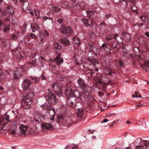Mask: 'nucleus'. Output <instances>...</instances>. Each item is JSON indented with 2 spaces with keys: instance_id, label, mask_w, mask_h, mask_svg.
Masks as SVG:
<instances>
[{
  "instance_id": "f257e3e1",
  "label": "nucleus",
  "mask_w": 149,
  "mask_h": 149,
  "mask_svg": "<svg viewBox=\"0 0 149 149\" xmlns=\"http://www.w3.org/2000/svg\"><path fill=\"white\" fill-rule=\"evenodd\" d=\"M65 95L69 100H76L77 102L82 101L84 99V95H80L79 92L74 91L70 87H68L65 91Z\"/></svg>"
},
{
  "instance_id": "f03ea898",
  "label": "nucleus",
  "mask_w": 149,
  "mask_h": 149,
  "mask_svg": "<svg viewBox=\"0 0 149 149\" xmlns=\"http://www.w3.org/2000/svg\"><path fill=\"white\" fill-rule=\"evenodd\" d=\"M48 90L49 91V90ZM47 97L48 98L47 99V100H49V103L48 104L46 103L42 104V107L44 109L48 111L49 110L51 109V105L50 103L53 102L55 104H56V103L57 100L56 98L55 95L50 91H48L47 93Z\"/></svg>"
},
{
  "instance_id": "7ed1b4c3",
  "label": "nucleus",
  "mask_w": 149,
  "mask_h": 149,
  "mask_svg": "<svg viewBox=\"0 0 149 149\" xmlns=\"http://www.w3.org/2000/svg\"><path fill=\"white\" fill-rule=\"evenodd\" d=\"M14 8L10 6H8L6 8L4 11H2L1 10H0V13L1 12H2V17L8 21L9 20V19L8 18H6V17H10L14 13Z\"/></svg>"
},
{
  "instance_id": "20e7f679",
  "label": "nucleus",
  "mask_w": 149,
  "mask_h": 149,
  "mask_svg": "<svg viewBox=\"0 0 149 149\" xmlns=\"http://www.w3.org/2000/svg\"><path fill=\"white\" fill-rule=\"evenodd\" d=\"M52 87L53 91L56 93L59 97L62 96V87L57 82H54L52 84Z\"/></svg>"
},
{
  "instance_id": "39448f33",
  "label": "nucleus",
  "mask_w": 149,
  "mask_h": 149,
  "mask_svg": "<svg viewBox=\"0 0 149 149\" xmlns=\"http://www.w3.org/2000/svg\"><path fill=\"white\" fill-rule=\"evenodd\" d=\"M34 96V94L31 93L26 94V96L24 95L22 99L23 104L26 105L31 104L32 98Z\"/></svg>"
},
{
  "instance_id": "423d86ee",
  "label": "nucleus",
  "mask_w": 149,
  "mask_h": 149,
  "mask_svg": "<svg viewBox=\"0 0 149 149\" xmlns=\"http://www.w3.org/2000/svg\"><path fill=\"white\" fill-rule=\"evenodd\" d=\"M31 85L30 80L27 79H24L22 82V86L24 91H26L30 88Z\"/></svg>"
},
{
  "instance_id": "0eeeda50",
  "label": "nucleus",
  "mask_w": 149,
  "mask_h": 149,
  "mask_svg": "<svg viewBox=\"0 0 149 149\" xmlns=\"http://www.w3.org/2000/svg\"><path fill=\"white\" fill-rule=\"evenodd\" d=\"M149 148V142L145 140L142 141L140 145L136 146V149H147Z\"/></svg>"
},
{
  "instance_id": "6e6552de",
  "label": "nucleus",
  "mask_w": 149,
  "mask_h": 149,
  "mask_svg": "<svg viewBox=\"0 0 149 149\" xmlns=\"http://www.w3.org/2000/svg\"><path fill=\"white\" fill-rule=\"evenodd\" d=\"M96 80L99 82L100 83L103 82L105 84H109L110 82L108 78L104 77L102 75L101 76V78H99L97 76Z\"/></svg>"
},
{
  "instance_id": "1a4fd4ad",
  "label": "nucleus",
  "mask_w": 149,
  "mask_h": 149,
  "mask_svg": "<svg viewBox=\"0 0 149 149\" xmlns=\"http://www.w3.org/2000/svg\"><path fill=\"white\" fill-rule=\"evenodd\" d=\"M54 61L57 65H59L63 63V60L60 54H58L56 57L54 59Z\"/></svg>"
},
{
  "instance_id": "9d476101",
  "label": "nucleus",
  "mask_w": 149,
  "mask_h": 149,
  "mask_svg": "<svg viewBox=\"0 0 149 149\" xmlns=\"http://www.w3.org/2000/svg\"><path fill=\"white\" fill-rule=\"evenodd\" d=\"M1 27L2 29H3V28H4L3 31L4 33H8L10 29V26L9 25L5 24L4 23H2L1 22H0V30Z\"/></svg>"
},
{
  "instance_id": "9b49d317",
  "label": "nucleus",
  "mask_w": 149,
  "mask_h": 149,
  "mask_svg": "<svg viewBox=\"0 0 149 149\" xmlns=\"http://www.w3.org/2000/svg\"><path fill=\"white\" fill-rule=\"evenodd\" d=\"M102 51H104L107 54H110V52L111 49L110 48H109L106 45V44H103L101 47Z\"/></svg>"
},
{
  "instance_id": "f8f14e48",
  "label": "nucleus",
  "mask_w": 149,
  "mask_h": 149,
  "mask_svg": "<svg viewBox=\"0 0 149 149\" xmlns=\"http://www.w3.org/2000/svg\"><path fill=\"white\" fill-rule=\"evenodd\" d=\"M84 24L86 26H91L93 25V22L91 19L88 20L85 17L83 18L82 19Z\"/></svg>"
},
{
  "instance_id": "ddd939ff",
  "label": "nucleus",
  "mask_w": 149,
  "mask_h": 149,
  "mask_svg": "<svg viewBox=\"0 0 149 149\" xmlns=\"http://www.w3.org/2000/svg\"><path fill=\"white\" fill-rule=\"evenodd\" d=\"M54 47L56 53L61 51L62 49V46L58 43H55L54 44Z\"/></svg>"
},
{
  "instance_id": "4468645a",
  "label": "nucleus",
  "mask_w": 149,
  "mask_h": 149,
  "mask_svg": "<svg viewBox=\"0 0 149 149\" xmlns=\"http://www.w3.org/2000/svg\"><path fill=\"white\" fill-rule=\"evenodd\" d=\"M88 60L91 63L94 65H96V64L98 65L99 64V61L93 56L89 57L88 58Z\"/></svg>"
},
{
  "instance_id": "2eb2a0df",
  "label": "nucleus",
  "mask_w": 149,
  "mask_h": 149,
  "mask_svg": "<svg viewBox=\"0 0 149 149\" xmlns=\"http://www.w3.org/2000/svg\"><path fill=\"white\" fill-rule=\"evenodd\" d=\"M27 127L26 126L22 124L19 127V129L21 131V134L24 135L27 129Z\"/></svg>"
},
{
  "instance_id": "dca6fc26",
  "label": "nucleus",
  "mask_w": 149,
  "mask_h": 149,
  "mask_svg": "<svg viewBox=\"0 0 149 149\" xmlns=\"http://www.w3.org/2000/svg\"><path fill=\"white\" fill-rule=\"evenodd\" d=\"M49 111V114L50 117V119L54 121V115L55 113V110L54 109H50Z\"/></svg>"
},
{
  "instance_id": "f3484780",
  "label": "nucleus",
  "mask_w": 149,
  "mask_h": 149,
  "mask_svg": "<svg viewBox=\"0 0 149 149\" xmlns=\"http://www.w3.org/2000/svg\"><path fill=\"white\" fill-rule=\"evenodd\" d=\"M73 40L75 43V47H78L80 46L81 43L80 42L79 39L77 37H74L73 38Z\"/></svg>"
},
{
  "instance_id": "a211bd4d",
  "label": "nucleus",
  "mask_w": 149,
  "mask_h": 149,
  "mask_svg": "<svg viewBox=\"0 0 149 149\" xmlns=\"http://www.w3.org/2000/svg\"><path fill=\"white\" fill-rule=\"evenodd\" d=\"M42 128L43 129H45L46 130H49L51 129L52 127L49 124L44 123L42 125Z\"/></svg>"
},
{
  "instance_id": "6ab92c4d",
  "label": "nucleus",
  "mask_w": 149,
  "mask_h": 149,
  "mask_svg": "<svg viewBox=\"0 0 149 149\" xmlns=\"http://www.w3.org/2000/svg\"><path fill=\"white\" fill-rule=\"evenodd\" d=\"M44 117L42 114H37V115L35 116V119H39L40 121H42L44 118Z\"/></svg>"
},
{
  "instance_id": "aec40b11",
  "label": "nucleus",
  "mask_w": 149,
  "mask_h": 149,
  "mask_svg": "<svg viewBox=\"0 0 149 149\" xmlns=\"http://www.w3.org/2000/svg\"><path fill=\"white\" fill-rule=\"evenodd\" d=\"M60 31L64 34H66V26L65 25L61 26L60 28Z\"/></svg>"
},
{
  "instance_id": "412c9836",
  "label": "nucleus",
  "mask_w": 149,
  "mask_h": 149,
  "mask_svg": "<svg viewBox=\"0 0 149 149\" xmlns=\"http://www.w3.org/2000/svg\"><path fill=\"white\" fill-rule=\"evenodd\" d=\"M77 83L80 86H81L82 87V86H85L86 85L85 84L83 80L81 78H79L77 80Z\"/></svg>"
},
{
  "instance_id": "4be33fe9",
  "label": "nucleus",
  "mask_w": 149,
  "mask_h": 149,
  "mask_svg": "<svg viewBox=\"0 0 149 149\" xmlns=\"http://www.w3.org/2000/svg\"><path fill=\"white\" fill-rule=\"evenodd\" d=\"M78 111L77 113V114L79 117L81 116L84 113V109L82 108L78 109Z\"/></svg>"
},
{
  "instance_id": "5701e85b",
  "label": "nucleus",
  "mask_w": 149,
  "mask_h": 149,
  "mask_svg": "<svg viewBox=\"0 0 149 149\" xmlns=\"http://www.w3.org/2000/svg\"><path fill=\"white\" fill-rule=\"evenodd\" d=\"M141 20L143 22L146 21V20L148 21L149 20V18L147 15H143L139 17Z\"/></svg>"
},
{
  "instance_id": "b1692460",
  "label": "nucleus",
  "mask_w": 149,
  "mask_h": 149,
  "mask_svg": "<svg viewBox=\"0 0 149 149\" xmlns=\"http://www.w3.org/2000/svg\"><path fill=\"white\" fill-rule=\"evenodd\" d=\"M32 82H33L38 83L39 81L40 78L37 77H31V78Z\"/></svg>"
},
{
  "instance_id": "393cba45",
  "label": "nucleus",
  "mask_w": 149,
  "mask_h": 149,
  "mask_svg": "<svg viewBox=\"0 0 149 149\" xmlns=\"http://www.w3.org/2000/svg\"><path fill=\"white\" fill-rule=\"evenodd\" d=\"M87 48L89 52H93L95 53V52L93 50L94 47L92 45L90 44H88L87 47Z\"/></svg>"
},
{
  "instance_id": "a878e982",
  "label": "nucleus",
  "mask_w": 149,
  "mask_h": 149,
  "mask_svg": "<svg viewBox=\"0 0 149 149\" xmlns=\"http://www.w3.org/2000/svg\"><path fill=\"white\" fill-rule=\"evenodd\" d=\"M18 72L17 71H15L13 73V78L15 79H18L19 77V76L18 75Z\"/></svg>"
},
{
  "instance_id": "bb28decb",
  "label": "nucleus",
  "mask_w": 149,
  "mask_h": 149,
  "mask_svg": "<svg viewBox=\"0 0 149 149\" xmlns=\"http://www.w3.org/2000/svg\"><path fill=\"white\" fill-rule=\"evenodd\" d=\"M52 10L55 12H59L60 11L61 9L60 8L56 6L52 7Z\"/></svg>"
},
{
  "instance_id": "cd10ccee",
  "label": "nucleus",
  "mask_w": 149,
  "mask_h": 149,
  "mask_svg": "<svg viewBox=\"0 0 149 149\" xmlns=\"http://www.w3.org/2000/svg\"><path fill=\"white\" fill-rule=\"evenodd\" d=\"M66 34L68 33L71 34L72 33V28L70 26H66Z\"/></svg>"
},
{
  "instance_id": "c85d7f7f",
  "label": "nucleus",
  "mask_w": 149,
  "mask_h": 149,
  "mask_svg": "<svg viewBox=\"0 0 149 149\" xmlns=\"http://www.w3.org/2000/svg\"><path fill=\"white\" fill-rule=\"evenodd\" d=\"M61 42L65 45H68L69 43V41L67 39H64L62 40Z\"/></svg>"
},
{
  "instance_id": "c756f323",
  "label": "nucleus",
  "mask_w": 149,
  "mask_h": 149,
  "mask_svg": "<svg viewBox=\"0 0 149 149\" xmlns=\"http://www.w3.org/2000/svg\"><path fill=\"white\" fill-rule=\"evenodd\" d=\"M133 97H141V96L136 91H135L134 94L132 95Z\"/></svg>"
},
{
  "instance_id": "7c9ffc66",
  "label": "nucleus",
  "mask_w": 149,
  "mask_h": 149,
  "mask_svg": "<svg viewBox=\"0 0 149 149\" xmlns=\"http://www.w3.org/2000/svg\"><path fill=\"white\" fill-rule=\"evenodd\" d=\"M79 7L81 8H86V4L85 2H82L80 3L79 5Z\"/></svg>"
},
{
  "instance_id": "2f4dec72",
  "label": "nucleus",
  "mask_w": 149,
  "mask_h": 149,
  "mask_svg": "<svg viewBox=\"0 0 149 149\" xmlns=\"http://www.w3.org/2000/svg\"><path fill=\"white\" fill-rule=\"evenodd\" d=\"M86 13L87 15L89 17H90L92 16L94 14L93 11H86Z\"/></svg>"
},
{
  "instance_id": "473e14b6",
  "label": "nucleus",
  "mask_w": 149,
  "mask_h": 149,
  "mask_svg": "<svg viewBox=\"0 0 149 149\" xmlns=\"http://www.w3.org/2000/svg\"><path fill=\"white\" fill-rule=\"evenodd\" d=\"M43 22L44 21H46L47 19H49L51 20L52 23H53V20L51 17H43Z\"/></svg>"
},
{
  "instance_id": "72a5a7b5",
  "label": "nucleus",
  "mask_w": 149,
  "mask_h": 149,
  "mask_svg": "<svg viewBox=\"0 0 149 149\" xmlns=\"http://www.w3.org/2000/svg\"><path fill=\"white\" fill-rule=\"evenodd\" d=\"M34 13L36 16L38 18L40 15L39 11L38 10H35Z\"/></svg>"
},
{
  "instance_id": "f704fd0d",
  "label": "nucleus",
  "mask_w": 149,
  "mask_h": 149,
  "mask_svg": "<svg viewBox=\"0 0 149 149\" xmlns=\"http://www.w3.org/2000/svg\"><path fill=\"white\" fill-rule=\"evenodd\" d=\"M30 36L32 38L35 39L36 38V36L33 33H31L30 34Z\"/></svg>"
},
{
  "instance_id": "c9c22d12",
  "label": "nucleus",
  "mask_w": 149,
  "mask_h": 149,
  "mask_svg": "<svg viewBox=\"0 0 149 149\" xmlns=\"http://www.w3.org/2000/svg\"><path fill=\"white\" fill-rule=\"evenodd\" d=\"M44 35H46L47 36H49V34L48 32L46 30H44L43 32Z\"/></svg>"
},
{
  "instance_id": "e433bc0d",
  "label": "nucleus",
  "mask_w": 149,
  "mask_h": 149,
  "mask_svg": "<svg viewBox=\"0 0 149 149\" xmlns=\"http://www.w3.org/2000/svg\"><path fill=\"white\" fill-rule=\"evenodd\" d=\"M75 104H74V103L72 101H70V107H74V106Z\"/></svg>"
},
{
  "instance_id": "4c0bfd02",
  "label": "nucleus",
  "mask_w": 149,
  "mask_h": 149,
  "mask_svg": "<svg viewBox=\"0 0 149 149\" xmlns=\"http://www.w3.org/2000/svg\"><path fill=\"white\" fill-rule=\"evenodd\" d=\"M123 64V61L122 60H120L119 61L118 65L120 67H121L122 66Z\"/></svg>"
},
{
  "instance_id": "58836bf2",
  "label": "nucleus",
  "mask_w": 149,
  "mask_h": 149,
  "mask_svg": "<svg viewBox=\"0 0 149 149\" xmlns=\"http://www.w3.org/2000/svg\"><path fill=\"white\" fill-rule=\"evenodd\" d=\"M126 1L131 3H134L135 2V0H126Z\"/></svg>"
},
{
  "instance_id": "ea45409f",
  "label": "nucleus",
  "mask_w": 149,
  "mask_h": 149,
  "mask_svg": "<svg viewBox=\"0 0 149 149\" xmlns=\"http://www.w3.org/2000/svg\"><path fill=\"white\" fill-rule=\"evenodd\" d=\"M5 118L6 120L8 122H10L9 120L10 117L8 115H7L5 116Z\"/></svg>"
},
{
  "instance_id": "a19ab883",
  "label": "nucleus",
  "mask_w": 149,
  "mask_h": 149,
  "mask_svg": "<svg viewBox=\"0 0 149 149\" xmlns=\"http://www.w3.org/2000/svg\"><path fill=\"white\" fill-rule=\"evenodd\" d=\"M131 9L132 10L134 11H135L137 10V7L135 6H134L131 7Z\"/></svg>"
},
{
  "instance_id": "79ce46f5",
  "label": "nucleus",
  "mask_w": 149,
  "mask_h": 149,
  "mask_svg": "<svg viewBox=\"0 0 149 149\" xmlns=\"http://www.w3.org/2000/svg\"><path fill=\"white\" fill-rule=\"evenodd\" d=\"M20 1L26 4L27 6L29 5V3L27 2H26V0H20Z\"/></svg>"
},
{
  "instance_id": "37998d69",
  "label": "nucleus",
  "mask_w": 149,
  "mask_h": 149,
  "mask_svg": "<svg viewBox=\"0 0 149 149\" xmlns=\"http://www.w3.org/2000/svg\"><path fill=\"white\" fill-rule=\"evenodd\" d=\"M144 65L147 67H149V60L145 62L144 64Z\"/></svg>"
},
{
  "instance_id": "c03bdc74",
  "label": "nucleus",
  "mask_w": 149,
  "mask_h": 149,
  "mask_svg": "<svg viewBox=\"0 0 149 149\" xmlns=\"http://www.w3.org/2000/svg\"><path fill=\"white\" fill-rule=\"evenodd\" d=\"M11 37L13 39H14L15 40L17 39V37L15 34L12 35Z\"/></svg>"
},
{
  "instance_id": "a18cd8bd",
  "label": "nucleus",
  "mask_w": 149,
  "mask_h": 149,
  "mask_svg": "<svg viewBox=\"0 0 149 149\" xmlns=\"http://www.w3.org/2000/svg\"><path fill=\"white\" fill-rule=\"evenodd\" d=\"M57 21L59 23H61L63 22V20L61 18H59L57 19Z\"/></svg>"
},
{
  "instance_id": "49530a36",
  "label": "nucleus",
  "mask_w": 149,
  "mask_h": 149,
  "mask_svg": "<svg viewBox=\"0 0 149 149\" xmlns=\"http://www.w3.org/2000/svg\"><path fill=\"white\" fill-rule=\"evenodd\" d=\"M15 130H12L10 132V133L12 134H13L15 133Z\"/></svg>"
},
{
  "instance_id": "de8ad7c7",
  "label": "nucleus",
  "mask_w": 149,
  "mask_h": 149,
  "mask_svg": "<svg viewBox=\"0 0 149 149\" xmlns=\"http://www.w3.org/2000/svg\"><path fill=\"white\" fill-rule=\"evenodd\" d=\"M108 121L107 119H104L101 122V123H106Z\"/></svg>"
},
{
  "instance_id": "09e8293b",
  "label": "nucleus",
  "mask_w": 149,
  "mask_h": 149,
  "mask_svg": "<svg viewBox=\"0 0 149 149\" xmlns=\"http://www.w3.org/2000/svg\"><path fill=\"white\" fill-rule=\"evenodd\" d=\"M41 77L42 79H45V77L43 75V73H42V75H41Z\"/></svg>"
},
{
  "instance_id": "8fccbe9b",
  "label": "nucleus",
  "mask_w": 149,
  "mask_h": 149,
  "mask_svg": "<svg viewBox=\"0 0 149 149\" xmlns=\"http://www.w3.org/2000/svg\"><path fill=\"white\" fill-rule=\"evenodd\" d=\"M118 37H119V36L117 34H115V35L114 36V37L113 38L117 40L116 38Z\"/></svg>"
},
{
  "instance_id": "3c124183",
  "label": "nucleus",
  "mask_w": 149,
  "mask_h": 149,
  "mask_svg": "<svg viewBox=\"0 0 149 149\" xmlns=\"http://www.w3.org/2000/svg\"><path fill=\"white\" fill-rule=\"evenodd\" d=\"M125 37H127L128 38V40L130 38V36L129 34H127L125 35Z\"/></svg>"
},
{
  "instance_id": "603ef678",
  "label": "nucleus",
  "mask_w": 149,
  "mask_h": 149,
  "mask_svg": "<svg viewBox=\"0 0 149 149\" xmlns=\"http://www.w3.org/2000/svg\"><path fill=\"white\" fill-rule=\"evenodd\" d=\"M0 71L1 72L0 73V74H1V76H3V75L4 72L2 70H1Z\"/></svg>"
},
{
  "instance_id": "864d4df0",
  "label": "nucleus",
  "mask_w": 149,
  "mask_h": 149,
  "mask_svg": "<svg viewBox=\"0 0 149 149\" xmlns=\"http://www.w3.org/2000/svg\"><path fill=\"white\" fill-rule=\"evenodd\" d=\"M145 35L147 37H149V33L148 32H146L145 33Z\"/></svg>"
},
{
  "instance_id": "5fc2aeb1",
  "label": "nucleus",
  "mask_w": 149,
  "mask_h": 149,
  "mask_svg": "<svg viewBox=\"0 0 149 149\" xmlns=\"http://www.w3.org/2000/svg\"><path fill=\"white\" fill-rule=\"evenodd\" d=\"M3 125V124L2 123V121L0 120V126L1 125Z\"/></svg>"
},
{
  "instance_id": "6e6d98bb",
  "label": "nucleus",
  "mask_w": 149,
  "mask_h": 149,
  "mask_svg": "<svg viewBox=\"0 0 149 149\" xmlns=\"http://www.w3.org/2000/svg\"><path fill=\"white\" fill-rule=\"evenodd\" d=\"M3 90V88L1 86H0V90L2 91Z\"/></svg>"
},
{
  "instance_id": "4d7b16f0",
  "label": "nucleus",
  "mask_w": 149,
  "mask_h": 149,
  "mask_svg": "<svg viewBox=\"0 0 149 149\" xmlns=\"http://www.w3.org/2000/svg\"><path fill=\"white\" fill-rule=\"evenodd\" d=\"M51 12L50 11H49L48 13H47V15H49L51 14Z\"/></svg>"
},
{
  "instance_id": "13d9d810",
  "label": "nucleus",
  "mask_w": 149,
  "mask_h": 149,
  "mask_svg": "<svg viewBox=\"0 0 149 149\" xmlns=\"http://www.w3.org/2000/svg\"><path fill=\"white\" fill-rule=\"evenodd\" d=\"M106 38L107 40H110L112 39V38L110 37H106Z\"/></svg>"
},
{
  "instance_id": "bf43d9fd",
  "label": "nucleus",
  "mask_w": 149,
  "mask_h": 149,
  "mask_svg": "<svg viewBox=\"0 0 149 149\" xmlns=\"http://www.w3.org/2000/svg\"><path fill=\"white\" fill-rule=\"evenodd\" d=\"M30 13L31 14V15H33V13L32 11H30Z\"/></svg>"
},
{
  "instance_id": "052dcab7",
  "label": "nucleus",
  "mask_w": 149,
  "mask_h": 149,
  "mask_svg": "<svg viewBox=\"0 0 149 149\" xmlns=\"http://www.w3.org/2000/svg\"><path fill=\"white\" fill-rule=\"evenodd\" d=\"M31 29H32V31L33 32H35V30H33V29H33V28L32 27V25H31Z\"/></svg>"
},
{
  "instance_id": "680f3d73",
  "label": "nucleus",
  "mask_w": 149,
  "mask_h": 149,
  "mask_svg": "<svg viewBox=\"0 0 149 149\" xmlns=\"http://www.w3.org/2000/svg\"><path fill=\"white\" fill-rule=\"evenodd\" d=\"M126 123L128 124H130V121H127Z\"/></svg>"
},
{
  "instance_id": "e2e57ef3",
  "label": "nucleus",
  "mask_w": 149,
  "mask_h": 149,
  "mask_svg": "<svg viewBox=\"0 0 149 149\" xmlns=\"http://www.w3.org/2000/svg\"><path fill=\"white\" fill-rule=\"evenodd\" d=\"M95 70L96 71H98V69L97 68H95Z\"/></svg>"
},
{
  "instance_id": "0e129e2a",
  "label": "nucleus",
  "mask_w": 149,
  "mask_h": 149,
  "mask_svg": "<svg viewBox=\"0 0 149 149\" xmlns=\"http://www.w3.org/2000/svg\"><path fill=\"white\" fill-rule=\"evenodd\" d=\"M2 42H3V43L4 44V46H6V43H5V41H2Z\"/></svg>"
},
{
  "instance_id": "69168bd1",
  "label": "nucleus",
  "mask_w": 149,
  "mask_h": 149,
  "mask_svg": "<svg viewBox=\"0 0 149 149\" xmlns=\"http://www.w3.org/2000/svg\"><path fill=\"white\" fill-rule=\"evenodd\" d=\"M92 138L94 139H96V138L95 136H92Z\"/></svg>"
},
{
  "instance_id": "338daca9",
  "label": "nucleus",
  "mask_w": 149,
  "mask_h": 149,
  "mask_svg": "<svg viewBox=\"0 0 149 149\" xmlns=\"http://www.w3.org/2000/svg\"><path fill=\"white\" fill-rule=\"evenodd\" d=\"M143 25V24H139V26H142Z\"/></svg>"
},
{
  "instance_id": "774afa93",
  "label": "nucleus",
  "mask_w": 149,
  "mask_h": 149,
  "mask_svg": "<svg viewBox=\"0 0 149 149\" xmlns=\"http://www.w3.org/2000/svg\"><path fill=\"white\" fill-rule=\"evenodd\" d=\"M125 149H131L129 147H127V148H126Z\"/></svg>"
}]
</instances>
